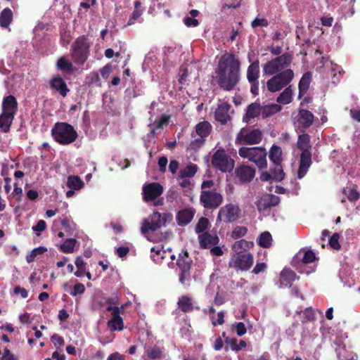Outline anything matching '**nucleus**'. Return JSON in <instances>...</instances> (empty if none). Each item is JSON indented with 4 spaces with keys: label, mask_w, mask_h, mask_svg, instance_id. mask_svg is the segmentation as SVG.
Wrapping results in <instances>:
<instances>
[{
    "label": "nucleus",
    "mask_w": 360,
    "mask_h": 360,
    "mask_svg": "<svg viewBox=\"0 0 360 360\" xmlns=\"http://www.w3.org/2000/svg\"><path fill=\"white\" fill-rule=\"evenodd\" d=\"M240 63L233 54L223 56L216 70L217 84L226 91H233L240 80Z\"/></svg>",
    "instance_id": "1"
},
{
    "label": "nucleus",
    "mask_w": 360,
    "mask_h": 360,
    "mask_svg": "<svg viewBox=\"0 0 360 360\" xmlns=\"http://www.w3.org/2000/svg\"><path fill=\"white\" fill-rule=\"evenodd\" d=\"M200 190V203L206 210L213 211L222 204L223 195L214 180H204Z\"/></svg>",
    "instance_id": "2"
},
{
    "label": "nucleus",
    "mask_w": 360,
    "mask_h": 360,
    "mask_svg": "<svg viewBox=\"0 0 360 360\" xmlns=\"http://www.w3.org/2000/svg\"><path fill=\"white\" fill-rule=\"evenodd\" d=\"M51 136L60 145H69L76 141L78 134L74 127L67 123L58 122L51 129Z\"/></svg>",
    "instance_id": "3"
},
{
    "label": "nucleus",
    "mask_w": 360,
    "mask_h": 360,
    "mask_svg": "<svg viewBox=\"0 0 360 360\" xmlns=\"http://www.w3.org/2000/svg\"><path fill=\"white\" fill-rule=\"evenodd\" d=\"M91 43L87 36L78 37L72 43L70 49V56L73 62L83 65L87 60L90 54Z\"/></svg>",
    "instance_id": "4"
},
{
    "label": "nucleus",
    "mask_w": 360,
    "mask_h": 360,
    "mask_svg": "<svg viewBox=\"0 0 360 360\" xmlns=\"http://www.w3.org/2000/svg\"><path fill=\"white\" fill-rule=\"evenodd\" d=\"M238 155L243 158L248 159L254 162L259 169H266L267 167L266 155L265 148L262 147H242L238 150Z\"/></svg>",
    "instance_id": "5"
},
{
    "label": "nucleus",
    "mask_w": 360,
    "mask_h": 360,
    "mask_svg": "<svg viewBox=\"0 0 360 360\" xmlns=\"http://www.w3.org/2000/svg\"><path fill=\"white\" fill-rule=\"evenodd\" d=\"M193 261L189 257L187 251L180 254L176 261V265L179 269V283L183 285H190L192 278L191 266Z\"/></svg>",
    "instance_id": "6"
},
{
    "label": "nucleus",
    "mask_w": 360,
    "mask_h": 360,
    "mask_svg": "<svg viewBox=\"0 0 360 360\" xmlns=\"http://www.w3.org/2000/svg\"><path fill=\"white\" fill-rule=\"evenodd\" d=\"M293 77L294 72L291 69L283 70L267 81V89L270 92L278 91L290 84Z\"/></svg>",
    "instance_id": "7"
},
{
    "label": "nucleus",
    "mask_w": 360,
    "mask_h": 360,
    "mask_svg": "<svg viewBox=\"0 0 360 360\" xmlns=\"http://www.w3.org/2000/svg\"><path fill=\"white\" fill-rule=\"evenodd\" d=\"M292 60V55L285 53L267 62L264 66V72L268 75H273L290 65Z\"/></svg>",
    "instance_id": "8"
},
{
    "label": "nucleus",
    "mask_w": 360,
    "mask_h": 360,
    "mask_svg": "<svg viewBox=\"0 0 360 360\" xmlns=\"http://www.w3.org/2000/svg\"><path fill=\"white\" fill-rule=\"evenodd\" d=\"M211 162L214 168L222 172H231L234 167V160L222 148L217 150L212 158Z\"/></svg>",
    "instance_id": "9"
},
{
    "label": "nucleus",
    "mask_w": 360,
    "mask_h": 360,
    "mask_svg": "<svg viewBox=\"0 0 360 360\" xmlns=\"http://www.w3.org/2000/svg\"><path fill=\"white\" fill-rule=\"evenodd\" d=\"M262 132L260 129H249L244 127L238 133L236 143L243 145L258 144L262 141Z\"/></svg>",
    "instance_id": "10"
},
{
    "label": "nucleus",
    "mask_w": 360,
    "mask_h": 360,
    "mask_svg": "<svg viewBox=\"0 0 360 360\" xmlns=\"http://www.w3.org/2000/svg\"><path fill=\"white\" fill-rule=\"evenodd\" d=\"M166 223V219L162 217V214L158 212H154L150 216V219H144L142 222L141 227V232L143 234H146L149 231H155L159 229L162 225Z\"/></svg>",
    "instance_id": "11"
},
{
    "label": "nucleus",
    "mask_w": 360,
    "mask_h": 360,
    "mask_svg": "<svg viewBox=\"0 0 360 360\" xmlns=\"http://www.w3.org/2000/svg\"><path fill=\"white\" fill-rule=\"evenodd\" d=\"M240 217V209L237 205L228 204L220 208L218 219L226 223L233 222Z\"/></svg>",
    "instance_id": "12"
},
{
    "label": "nucleus",
    "mask_w": 360,
    "mask_h": 360,
    "mask_svg": "<svg viewBox=\"0 0 360 360\" xmlns=\"http://www.w3.org/2000/svg\"><path fill=\"white\" fill-rule=\"evenodd\" d=\"M280 202V198L274 194H264L257 198L255 205L259 212H264L273 207H276Z\"/></svg>",
    "instance_id": "13"
},
{
    "label": "nucleus",
    "mask_w": 360,
    "mask_h": 360,
    "mask_svg": "<svg viewBox=\"0 0 360 360\" xmlns=\"http://www.w3.org/2000/svg\"><path fill=\"white\" fill-rule=\"evenodd\" d=\"M163 193V187L159 183H149L143 187V199L145 202L153 201Z\"/></svg>",
    "instance_id": "14"
},
{
    "label": "nucleus",
    "mask_w": 360,
    "mask_h": 360,
    "mask_svg": "<svg viewBox=\"0 0 360 360\" xmlns=\"http://www.w3.org/2000/svg\"><path fill=\"white\" fill-rule=\"evenodd\" d=\"M237 178L242 184L250 182L255 176V169L248 165H242L235 170Z\"/></svg>",
    "instance_id": "15"
},
{
    "label": "nucleus",
    "mask_w": 360,
    "mask_h": 360,
    "mask_svg": "<svg viewBox=\"0 0 360 360\" xmlns=\"http://www.w3.org/2000/svg\"><path fill=\"white\" fill-rule=\"evenodd\" d=\"M253 262V255L251 253L240 254L233 259V266L243 271H247L251 268Z\"/></svg>",
    "instance_id": "16"
},
{
    "label": "nucleus",
    "mask_w": 360,
    "mask_h": 360,
    "mask_svg": "<svg viewBox=\"0 0 360 360\" xmlns=\"http://www.w3.org/2000/svg\"><path fill=\"white\" fill-rule=\"evenodd\" d=\"M299 278L300 276H298L292 269L289 268H284L280 273L279 287L291 288L292 283Z\"/></svg>",
    "instance_id": "17"
},
{
    "label": "nucleus",
    "mask_w": 360,
    "mask_h": 360,
    "mask_svg": "<svg viewBox=\"0 0 360 360\" xmlns=\"http://www.w3.org/2000/svg\"><path fill=\"white\" fill-rule=\"evenodd\" d=\"M297 121L300 127L306 129L309 128L313 124L314 121V115L311 111L300 108L299 109L297 115Z\"/></svg>",
    "instance_id": "18"
},
{
    "label": "nucleus",
    "mask_w": 360,
    "mask_h": 360,
    "mask_svg": "<svg viewBox=\"0 0 360 360\" xmlns=\"http://www.w3.org/2000/svg\"><path fill=\"white\" fill-rule=\"evenodd\" d=\"M312 163L311 151L302 152L300 155V165L297 172L298 179H302L307 174Z\"/></svg>",
    "instance_id": "19"
},
{
    "label": "nucleus",
    "mask_w": 360,
    "mask_h": 360,
    "mask_svg": "<svg viewBox=\"0 0 360 360\" xmlns=\"http://www.w3.org/2000/svg\"><path fill=\"white\" fill-rule=\"evenodd\" d=\"M230 108L231 105L227 102H224L219 104L215 110V120L221 124H226L227 122L231 120V117L229 113Z\"/></svg>",
    "instance_id": "20"
},
{
    "label": "nucleus",
    "mask_w": 360,
    "mask_h": 360,
    "mask_svg": "<svg viewBox=\"0 0 360 360\" xmlns=\"http://www.w3.org/2000/svg\"><path fill=\"white\" fill-rule=\"evenodd\" d=\"M195 213L194 208H186L179 210L176 215L177 224L180 226L188 225L193 219Z\"/></svg>",
    "instance_id": "21"
},
{
    "label": "nucleus",
    "mask_w": 360,
    "mask_h": 360,
    "mask_svg": "<svg viewBox=\"0 0 360 360\" xmlns=\"http://www.w3.org/2000/svg\"><path fill=\"white\" fill-rule=\"evenodd\" d=\"M50 87L65 97L70 91L65 82L60 75L53 76L49 82Z\"/></svg>",
    "instance_id": "22"
},
{
    "label": "nucleus",
    "mask_w": 360,
    "mask_h": 360,
    "mask_svg": "<svg viewBox=\"0 0 360 360\" xmlns=\"http://www.w3.org/2000/svg\"><path fill=\"white\" fill-rule=\"evenodd\" d=\"M18 111V102L15 97L9 95L4 98L2 101V112H6L15 117Z\"/></svg>",
    "instance_id": "23"
},
{
    "label": "nucleus",
    "mask_w": 360,
    "mask_h": 360,
    "mask_svg": "<svg viewBox=\"0 0 360 360\" xmlns=\"http://www.w3.org/2000/svg\"><path fill=\"white\" fill-rule=\"evenodd\" d=\"M199 243L202 248L210 249L219 243V239L216 235H212L208 232L202 233L198 236Z\"/></svg>",
    "instance_id": "24"
},
{
    "label": "nucleus",
    "mask_w": 360,
    "mask_h": 360,
    "mask_svg": "<svg viewBox=\"0 0 360 360\" xmlns=\"http://www.w3.org/2000/svg\"><path fill=\"white\" fill-rule=\"evenodd\" d=\"M177 306L182 312L191 313L194 309L193 300L188 295H182L179 297Z\"/></svg>",
    "instance_id": "25"
},
{
    "label": "nucleus",
    "mask_w": 360,
    "mask_h": 360,
    "mask_svg": "<svg viewBox=\"0 0 360 360\" xmlns=\"http://www.w3.org/2000/svg\"><path fill=\"white\" fill-rule=\"evenodd\" d=\"M262 107L259 103L255 102L250 104L243 117V121L248 123L251 119L258 117L262 113Z\"/></svg>",
    "instance_id": "26"
},
{
    "label": "nucleus",
    "mask_w": 360,
    "mask_h": 360,
    "mask_svg": "<svg viewBox=\"0 0 360 360\" xmlns=\"http://www.w3.org/2000/svg\"><path fill=\"white\" fill-rule=\"evenodd\" d=\"M311 80V73L307 72L300 79L298 84L299 94L298 98H301L308 91Z\"/></svg>",
    "instance_id": "27"
},
{
    "label": "nucleus",
    "mask_w": 360,
    "mask_h": 360,
    "mask_svg": "<svg viewBox=\"0 0 360 360\" xmlns=\"http://www.w3.org/2000/svg\"><path fill=\"white\" fill-rule=\"evenodd\" d=\"M254 246V243L248 241L244 239L236 241L233 245L232 249L236 255L245 254L248 250H250Z\"/></svg>",
    "instance_id": "28"
},
{
    "label": "nucleus",
    "mask_w": 360,
    "mask_h": 360,
    "mask_svg": "<svg viewBox=\"0 0 360 360\" xmlns=\"http://www.w3.org/2000/svg\"><path fill=\"white\" fill-rule=\"evenodd\" d=\"M259 77V60L252 63L247 70V79L249 82H256Z\"/></svg>",
    "instance_id": "29"
},
{
    "label": "nucleus",
    "mask_w": 360,
    "mask_h": 360,
    "mask_svg": "<svg viewBox=\"0 0 360 360\" xmlns=\"http://www.w3.org/2000/svg\"><path fill=\"white\" fill-rule=\"evenodd\" d=\"M297 146L302 152L311 151L310 136L306 133L299 135Z\"/></svg>",
    "instance_id": "30"
},
{
    "label": "nucleus",
    "mask_w": 360,
    "mask_h": 360,
    "mask_svg": "<svg viewBox=\"0 0 360 360\" xmlns=\"http://www.w3.org/2000/svg\"><path fill=\"white\" fill-rule=\"evenodd\" d=\"M141 6L142 4L140 1H134V10L129 17L127 26L134 25L136 20L143 15V9Z\"/></svg>",
    "instance_id": "31"
},
{
    "label": "nucleus",
    "mask_w": 360,
    "mask_h": 360,
    "mask_svg": "<svg viewBox=\"0 0 360 360\" xmlns=\"http://www.w3.org/2000/svg\"><path fill=\"white\" fill-rule=\"evenodd\" d=\"M212 131V125L207 121L199 122L195 126V132L201 138L207 137Z\"/></svg>",
    "instance_id": "32"
},
{
    "label": "nucleus",
    "mask_w": 360,
    "mask_h": 360,
    "mask_svg": "<svg viewBox=\"0 0 360 360\" xmlns=\"http://www.w3.org/2000/svg\"><path fill=\"white\" fill-rule=\"evenodd\" d=\"M282 150L280 146L273 145L269 151V160L274 165H278L282 162Z\"/></svg>",
    "instance_id": "33"
},
{
    "label": "nucleus",
    "mask_w": 360,
    "mask_h": 360,
    "mask_svg": "<svg viewBox=\"0 0 360 360\" xmlns=\"http://www.w3.org/2000/svg\"><path fill=\"white\" fill-rule=\"evenodd\" d=\"M56 67L58 70L68 73H71L74 70L72 63L68 60L64 56L57 60Z\"/></svg>",
    "instance_id": "34"
},
{
    "label": "nucleus",
    "mask_w": 360,
    "mask_h": 360,
    "mask_svg": "<svg viewBox=\"0 0 360 360\" xmlns=\"http://www.w3.org/2000/svg\"><path fill=\"white\" fill-rule=\"evenodd\" d=\"M293 94V90L292 86L286 87L284 91L279 94L276 98V101L281 104H288L292 102V98Z\"/></svg>",
    "instance_id": "35"
},
{
    "label": "nucleus",
    "mask_w": 360,
    "mask_h": 360,
    "mask_svg": "<svg viewBox=\"0 0 360 360\" xmlns=\"http://www.w3.org/2000/svg\"><path fill=\"white\" fill-rule=\"evenodd\" d=\"M13 119L14 117L11 116V115L1 112L0 115V129H1L4 132H8Z\"/></svg>",
    "instance_id": "36"
},
{
    "label": "nucleus",
    "mask_w": 360,
    "mask_h": 360,
    "mask_svg": "<svg viewBox=\"0 0 360 360\" xmlns=\"http://www.w3.org/2000/svg\"><path fill=\"white\" fill-rule=\"evenodd\" d=\"M12 20V11L9 8H4L0 13V26L4 28L8 27Z\"/></svg>",
    "instance_id": "37"
},
{
    "label": "nucleus",
    "mask_w": 360,
    "mask_h": 360,
    "mask_svg": "<svg viewBox=\"0 0 360 360\" xmlns=\"http://www.w3.org/2000/svg\"><path fill=\"white\" fill-rule=\"evenodd\" d=\"M281 106L278 104H270L262 108V115L263 118L269 117L281 110Z\"/></svg>",
    "instance_id": "38"
},
{
    "label": "nucleus",
    "mask_w": 360,
    "mask_h": 360,
    "mask_svg": "<svg viewBox=\"0 0 360 360\" xmlns=\"http://www.w3.org/2000/svg\"><path fill=\"white\" fill-rule=\"evenodd\" d=\"M107 326L111 331H121L124 328L122 318L110 319L108 321Z\"/></svg>",
    "instance_id": "39"
},
{
    "label": "nucleus",
    "mask_w": 360,
    "mask_h": 360,
    "mask_svg": "<svg viewBox=\"0 0 360 360\" xmlns=\"http://www.w3.org/2000/svg\"><path fill=\"white\" fill-rule=\"evenodd\" d=\"M272 237L269 232L265 231L260 234L257 239V244L264 248H268L271 245Z\"/></svg>",
    "instance_id": "40"
},
{
    "label": "nucleus",
    "mask_w": 360,
    "mask_h": 360,
    "mask_svg": "<svg viewBox=\"0 0 360 360\" xmlns=\"http://www.w3.org/2000/svg\"><path fill=\"white\" fill-rule=\"evenodd\" d=\"M146 354L149 359L155 360L160 359L162 356L163 350L160 347L154 345L147 349Z\"/></svg>",
    "instance_id": "41"
},
{
    "label": "nucleus",
    "mask_w": 360,
    "mask_h": 360,
    "mask_svg": "<svg viewBox=\"0 0 360 360\" xmlns=\"http://www.w3.org/2000/svg\"><path fill=\"white\" fill-rule=\"evenodd\" d=\"M77 243L75 238H68L60 246V250L63 253H72L75 250V246Z\"/></svg>",
    "instance_id": "42"
},
{
    "label": "nucleus",
    "mask_w": 360,
    "mask_h": 360,
    "mask_svg": "<svg viewBox=\"0 0 360 360\" xmlns=\"http://www.w3.org/2000/svg\"><path fill=\"white\" fill-rule=\"evenodd\" d=\"M67 185L71 189L79 190L84 186V182L78 176H70Z\"/></svg>",
    "instance_id": "43"
},
{
    "label": "nucleus",
    "mask_w": 360,
    "mask_h": 360,
    "mask_svg": "<svg viewBox=\"0 0 360 360\" xmlns=\"http://www.w3.org/2000/svg\"><path fill=\"white\" fill-rule=\"evenodd\" d=\"M75 264L77 268V270L75 272V275L77 277L83 276L86 273V263L82 259V257L78 256L75 259Z\"/></svg>",
    "instance_id": "44"
},
{
    "label": "nucleus",
    "mask_w": 360,
    "mask_h": 360,
    "mask_svg": "<svg viewBox=\"0 0 360 360\" xmlns=\"http://www.w3.org/2000/svg\"><path fill=\"white\" fill-rule=\"evenodd\" d=\"M47 251V248L45 247H38L34 248L30 254L26 256V261L27 263H32L34 261L37 255H42Z\"/></svg>",
    "instance_id": "45"
},
{
    "label": "nucleus",
    "mask_w": 360,
    "mask_h": 360,
    "mask_svg": "<svg viewBox=\"0 0 360 360\" xmlns=\"http://www.w3.org/2000/svg\"><path fill=\"white\" fill-rule=\"evenodd\" d=\"M197 169L198 167L196 165L191 164L181 171L180 176L181 178L192 177L195 174Z\"/></svg>",
    "instance_id": "46"
},
{
    "label": "nucleus",
    "mask_w": 360,
    "mask_h": 360,
    "mask_svg": "<svg viewBox=\"0 0 360 360\" xmlns=\"http://www.w3.org/2000/svg\"><path fill=\"white\" fill-rule=\"evenodd\" d=\"M343 193L345 194L349 201H356L360 198L359 193L355 188L348 187L345 188L343 189Z\"/></svg>",
    "instance_id": "47"
},
{
    "label": "nucleus",
    "mask_w": 360,
    "mask_h": 360,
    "mask_svg": "<svg viewBox=\"0 0 360 360\" xmlns=\"http://www.w3.org/2000/svg\"><path fill=\"white\" fill-rule=\"evenodd\" d=\"M316 319V316L314 314V311L311 307H307L303 311V316L302 317V322L303 323L311 322L314 321Z\"/></svg>",
    "instance_id": "48"
},
{
    "label": "nucleus",
    "mask_w": 360,
    "mask_h": 360,
    "mask_svg": "<svg viewBox=\"0 0 360 360\" xmlns=\"http://www.w3.org/2000/svg\"><path fill=\"white\" fill-rule=\"evenodd\" d=\"M273 179L276 181H282L285 177V173L281 164L274 165L272 171Z\"/></svg>",
    "instance_id": "49"
},
{
    "label": "nucleus",
    "mask_w": 360,
    "mask_h": 360,
    "mask_svg": "<svg viewBox=\"0 0 360 360\" xmlns=\"http://www.w3.org/2000/svg\"><path fill=\"white\" fill-rule=\"evenodd\" d=\"M124 307H125L124 304H122L121 307L108 306L106 307V311L111 312V315H112L111 319L122 318L120 316V314L122 311H124Z\"/></svg>",
    "instance_id": "50"
},
{
    "label": "nucleus",
    "mask_w": 360,
    "mask_h": 360,
    "mask_svg": "<svg viewBox=\"0 0 360 360\" xmlns=\"http://www.w3.org/2000/svg\"><path fill=\"white\" fill-rule=\"evenodd\" d=\"M340 237L338 233H334L329 238L328 244L332 249L339 250L341 248V245L339 243Z\"/></svg>",
    "instance_id": "51"
},
{
    "label": "nucleus",
    "mask_w": 360,
    "mask_h": 360,
    "mask_svg": "<svg viewBox=\"0 0 360 360\" xmlns=\"http://www.w3.org/2000/svg\"><path fill=\"white\" fill-rule=\"evenodd\" d=\"M209 225V220L206 217H201L195 227L197 233H202L206 230Z\"/></svg>",
    "instance_id": "52"
},
{
    "label": "nucleus",
    "mask_w": 360,
    "mask_h": 360,
    "mask_svg": "<svg viewBox=\"0 0 360 360\" xmlns=\"http://www.w3.org/2000/svg\"><path fill=\"white\" fill-rule=\"evenodd\" d=\"M86 79L88 80L89 85H96L98 86L101 85L99 75L96 72L89 73L86 77Z\"/></svg>",
    "instance_id": "53"
},
{
    "label": "nucleus",
    "mask_w": 360,
    "mask_h": 360,
    "mask_svg": "<svg viewBox=\"0 0 360 360\" xmlns=\"http://www.w3.org/2000/svg\"><path fill=\"white\" fill-rule=\"evenodd\" d=\"M317 259L315 253L311 250H307L304 252L302 263L303 265H306L314 262Z\"/></svg>",
    "instance_id": "54"
},
{
    "label": "nucleus",
    "mask_w": 360,
    "mask_h": 360,
    "mask_svg": "<svg viewBox=\"0 0 360 360\" xmlns=\"http://www.w3.org/2000/svg\"><path fill=\"white\" fill-rule=\"evenodd\" d=\"M248 232V229L245 226H236L231 233V237L237 239L244 236Z\"/></svg>",
    "instance_id": "55"
},
{
    "label": "nucleus",
    "mask_w": 360,
    "mask_h": 360,
    "mask_svg": "<svg viewBox=\"0 0 360 360\" xmlns=\"http://www.w3.org/2000/svg\"><path fill=\"white\" fill-rule=\"evenodd\" d=\"M85 292V286L84 284L77 283L75 284L72 290L69 292L72 296H77V295H82Z\"/></svg>",
    "instance_id": "56"
},
{
    "label": "nucleus",
    "mask_w": 360,
    "mask_h": 360,
    "mask_svg": "<svg viewBox=\"0 0 360 360\" xmlns=\"http://www.w3.org/2000/svg\"><path fill=\"white\" fill-rule=\"evenodd\" d=\"M269 25V22L265 18H256L251 23V26L252 28H255L257 27H267Z\"/></svg>",
    "instance_id": "57"
},
{
    "label": "nucleus",
    "mask_w": 360,
    "mask_h": 360,
    "mask_svg": "<svg viewBox=\"0 0 360 360\" xmlns=\"http://www.w3.org/2000/svg\"><path fill=\"white\" fill-rule=\"evenodd\" d=\"M168 160L167 158L165 156H162L158 160V166L160 168V172L162 173H165L167 171V165Z\"/></svg>",
    "instance_id": "58"
},
{
    "label": "nucleus",
    "mask_w": 360,
    "mask_h": 360,
    "mask_svg": "<svg viewBox=\"0 0 360 360\" xmlns=\"http://www.w3.org/2000/svg\"><path fill=\"white\" fill-rule=\"evenodd\" d=\"M205 138H198L192 141L189 145L190 148L196 149L202 146L205 143Z\"/></svg>",
    "instance_id": "59"
},
{
    "label": "nucleus",
    "mask_w": 360,
    "mask_h": 360,
    "mask_svg": "<svg viewBox=\"0 0 360 360\" xmlns=\"http://www.w3.org/2000/svg\"><path fill=\"white\" fill-rule=\"evenodd\" d=\"M225 343L229 345L233 351L237 352L238 340L236 338L226 337Z\"/></svg>",
    "instance_id": "60"
},
{
    "label": "nucleus",
    "mask_w": 360,
    "mask_h": 360,
    "mask_svg": "<svg viewBox=\"0 0 360 360\" xmlns=\"http://www.w3.org/2000/svg\"><path fill=\"white\" fill-rule=\"evenodd\" d=\"M13 292L15 295H20L21 297L23 299H25L28 297V292L27 290L20 287V285L15 286L13 289Z\"/></svg>",
    "instance_id": "61"
},
{
    "label": "nucleus",
    "mask_w": 360,
    "mask_h": 360,
    "mask_svg": "<svg viewBox=\"0 0 360 360\" xmlns=\"http://www.w3.org/2000/svg\"><path fill=\"white\" fill-rule=\"evenodd\" d=\"M0 360H17V358L11 352L8 347H5L3 356L0 358Z\"/></svg>",
    "instance_id": "62"
},
{
    "label": "nucleus",
    "mask_w": 360,
    "mask_h": 360,
    "mask_svg": "<svg viewBox=\"0 0 360 360\" xmlns=\"http://www.w3.org/2000/svg\"><path fill=\"white\" fill-rule=\"evenodd\" d=\"M267 265L264 262L257 263L252 272L255 274H259V273L264 271Z\"/></svg>",
    "instance_id": "63"
},
{
    "label": "nucleus",
    "mask_w": 360,
    "mask_h": 360,
    "mask_svg": "<svg viewBox=\"0 0 360 360\" xmlns=\"http://www.w3.org/2000/svg\"><path fill=\"white\" fill-rule=\"evenodd\" d=\"M236 331L238 336H243L247 332L245 324L243 322H239L236 325Z\"/></svg>",
    "instance_id": "64"
}]
</instances>
